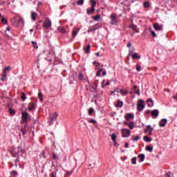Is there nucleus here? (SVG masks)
<instances>
[{"instance_id": "obj_57", "label": "nucleus", "mask_w": 177, "mask_h": 177, "mask_svg": "<svg viewBox=\"0 0 177 177\" xmlns=\"http://www.w3.org/2000/svg\"><path fill=\"white\" fill-rule=\"evenodd\" d=\"M150 114V110H147L145 111V115H149Z\"/></svg>"}, {"instance_id": "obj_14", "label": "nucleus", "mask_w": 177, "mask_h": 177, "mask_svg": "<svg viewBox=\"0 0 177 177\" xmlns=\"http://www.w3.org/2000/svg\"><path fill=\"white\" fill-rule=\"evenodd\" d=\"M80 32V28H74L72 31V38H75L77 37V34Z\"/></svg>"}, {"instance_id": "obj_28", "label": "nucleus", "mask_w": 177, "mask_h": 177, "mask_svg": "<svg viewBox=\"0 0 177 177\" xmlns=\"http://www.w3.org/2000/svg\"><path fill=\"white\" fill-rule=\"evenodd\" d=\"M143 140L145 142H151L152 140L151 138H150V137H149L147 136H144Z\"/></svg>"}, {"instance_id": "obj_32", "label": "nucleus", "mask_w": 177, "mask_h": 177, "mask_svg": "<svg viewBox=\"0 0 177 177\" xmlns=\"http://www.w3.org/2000/svg\"><path fill=\"white\" fill-rule=\"evenodd\" d=\"M144 8H145L146 9L150 8V3H149L148 1L144 2Z\"/></svg>"}, {"instance_id": "obj_22", "label": "nucleus", "mask_w": 177, "mask_h": 177, "mask_svg": "<svg viewBox=\"0 0 177 177\" xmlns=\"http://www.w3.org/2000/svg\"><path fill=\"white\" fill-rule=\"evenodd\" d=\"M147 103H148V107H153V106H154V104H153V100L151 99H148L147 100Z\"/></svg>"}, {"instance_id": "obj_50", "label": "nucleus", "mask_w": 177, "mask_h": 177, "mask_svg": "<svg viewBox=\"0 0 177 177\" xmlns=\"http://www.w3.org/2000/svg\"><path fill=\"white\" fill-rule=\"evenodd\" d=\"M17 159L15 160V166L17 167V162L20 161V159L19 158V156H17Z\"/></svg>"}, {"instance_id": "obj_18", "label": "nucleus", "mask_w": 177, "mask_h": 177, "mask_svg": "<svg viewBox=\"0 0 177 177\" xmlns=\"http://www.w3.org/2000/svg\"><path fill=\"white\" fill-rule=\"evenodd\" d=\"M129 28L133 30V31H135V32H139V30L137 29L138 26L136 25H133V24L129 25Z\"/></svg>"}, {"instance_id": "obj_55", "label": "nucleus", "mask_w": 177, "mask_h": 177, "mask_svg": "<svg viewBox=\"0 0 177 177\" xmlns=\"http://www.w3.org/2000/svg\"><path fill=\"white\" fill-rule=\"evenodd\" d=\"M135 93H136L139 96V95H140V91L137 90V91H135Z\"/></svg>"}, {"instance_id": "obj_38", "label": "nucleus", "mask_w": 177, "mask_h": 177, "mask_svg": "<svg viewBox=\"0 0 177 177\" xmlns=\"http://www.w3.org/2000/svg\"><path fill=\"white\" fill-rule=\"evenodd\" d=\"M93 20H95V21H97V20H99V19H100V15H97L93 17Z\"/></svg>"}, {"instance_id": "obj_37", "label": "nucleus", "mask_w": 177, "mask_h": 177, "mask_svg": "<svg viewBox=\"0 0 177 177\" xmlns=\"http://www.w3.org/2000/svg\"><path fill=\"white\" fill-rule=\"evenodd\" d=\"M1 23H3V24H8V20L5 19V17L1 18Z\"/></svg>"}, {"instance_id": "obj_40", "label": "nucleus", "mask_w": 177, "mask_h": 177, "mask_svg": "<svg viewBox=\"0 0 177 177\" xmlns=\"http://www.w3.org/2000/svg\"><path fill=\"white\" fill-rule=\"evenodd\" d=\"M149 31H150L151 35H152V37H157V35L156 34V32H154V30H151V29H149Z\"/></svg>"}, {"instance_id": "obj_49", "label": "nucleus", "mask_w": 177, "mask_h": 177, "mask_svg": "<svg viewBox=\"0 0 177 177\" xmlns=\"http://www.w3.org/2000/svg\"><path fill=\"white\" fill-rule=\"evenodd\" d=\"M93 113V109L92 108H90L88 109V115H92Z\"/></svg>"}, {"instance_id": "obj_53", "label": "nucleus", "mask_w": 177, "mask_h": 177, "mask_svg": "<svg viewBox=\"0 0 177 177\" xmlns=\"http://www.w3.org/2000/svg\"><path fill=\"white\" fill-rule=\"evenodd\" d=\"M88 122L90 123H93V124H96V120H93V119H91L88 121Z\"/></svg>"}, {"instance_id": "obj_46", "label": "nucleus", "mask_w": 177, "mask_h": 177, "mask_svg": "<svg viewBox=\"0 0 177 177\" xmlns=\"http://www.w3.org/2000/svg\"><path fill=\"white\" fill-rule=\"evenodd\" d=\"M136 160H137L136 157H134V158H133L131 159V163H132L133 165H135V164H136Z\"/></svg>"}, {"instance_id": "obj_10", "label": "nucleus", "mask_w": 177, "mask_h": 177, "mask_svg": "<svg viewBox=\"0 0 177 177\" xmlns=\"http://www.w3.org/2000/svg\"><path fill=\"white\" fill-rule=\"evenodd\" d=\"M57 112H55L53 115L50 116V120L49 121V125H52L53 124V121H56L57 120Z\"/></svg>"}, {"instance_id": "obj_58", "label": "nucleus", "mask_w": 177, "mask_h": 177, "mask_svg": "<svg viewBox=\"0 0 177 177\" xmlns=\"http://www.w3.org/2000/svg\"><path fill=\"white\" fill-rule=\"evenodd\" d=\"M131 46H132V43L129 42V43L127 44V48H129V47Z\"/></svg>"}, {"instance_id": "obj_29", "label": "nucleus", "mask_w": 177, "mask_h": 177, "mask_svg": "<svg viewBox=\"0 0 177 177\" xmlns=\"http://www.w3.org/2000/svg\"><path fill=\"white\" fill-rule=\"evenodd\" d=\"M124 103L122 101H118V103L115 104V107H122Z\"/></svg>"}, {"instance_id": "obj_8", "label": "nucleus", "mask_w": 177, "mask_h": 177, "mask_svg": "<svg viewBox=\"0 0 177 177\" xmlns=\"http://www.w3.org/2000/svg\"><path fill=\"white\" fill-rule=\"evenodd\" d=\"M30 114L24 111L22 112V116H21V120L24 122H26L27 124L28 122V117Z\"/></svg>"}, {"instance_id": "obj_59", "label": "nucleus", "mask_w": 177, "mask_h": 177, "mask_svg": "<svg viewBox=\"0 0 177 177\" xmlns=\"http://www.w3.org/2000/svg\"><path fill=\"white\" fill-rule=\"evenodd\" d=\"M107 73H106V71L102 72V76L104 77Z\"/></svg>"}, {"instance_id": "obj_26", "label": "nucleus", "mask_w": 177, "mask_h": 177, "mask_svg": "<svg viewBox=\"0 0 177 177\" xmlns=\"http://www.w3.org/2000/svg\"><path fill=\"white\" fill-rule=\"evenodd\" d=\"M120 92L122 93V96H127V95H128V91H127V90H124V89L121 88L120 90Z\"/></svg>"}, {"instance_id": "obj_64", "label": "nucleus", "mask_w": 177, "mask_h": 177, "mask_svg": "<svg viewBox=\"0 0 177 177\" xmlns=\"http://www.w3.org/2000/svg\"><path fill=\"white\" fill-rule=\"evenodd\" d=\"M6 30H7V31H9V30H10V27H9V26L7 27V28H6Z\"/></svg>"}, {"instance_id": "obj_62", "label": "nucleus", "mask_w": 177, "mask_h": 177, "mask_svg": "<svg viewBox=\"0 0 177 177\" xmlns=\"http://www.w3.org/2000/svg\"><path fill=\"white\" fill-rule=\"evenodd\" d=\"M137 88H138V86H135V85H134V86H133V89H137Z\"/></svg>"}, {"instance_id": "obj_13", "label": "nucleus", "mask_w": 177, "mask_h": 177, "mask_svg": "<svg viewBox=\"0 0 177 177\" xmlns=\"http://www.w3.org/2000/svg\"><path fill=\"white\" fill-rule=\"evenodd\" d=\"M124 118L127 121H129V120H133V118H135V115L133 113H127L124 115Z\"/></svg>"}, {"instance_id": "obj_30", "label": "nucleus", "mask_w": 177, "mask_h": 177, "mask_svg": "<svg viewBox=\"0 0 177 177\" xmlns=\"http://www.w3.org/2000/svg\"><path fill=\"white\" fill-rule=\"evenodd\" d=\"M128 127L130 129H133L135 128V124H133V122H131L128 124Z\"/></svg>"}, {"instance_id": "obj_48", "label": "nucleus", "mask_w": 177, "mask_h": 177, "mask_svg": "<svg viewBox=\"0 0 177 177\" xmlns=\"http://www.w3.org/2000/svg\"><path fill=\"white\" fill-rule=\"evenodd\" d=\"M77 5H79V6L84 5V0H79L77 2Z\"/></svg>"}, {"instance_id": "obj_47", "label": "nucleus", "mask_w": 177, "mask_h": 177, "mask_svg": "<svg viewBox=\"0 0 177 177\" xmlns=\"http://www.w3.org/2000/svg\"><path fill=\"white\" fill-rule=\"evenodd\" d=\"M21 132H22V135H26L27 133V130L26 129H21Z\"/></svg>"}, {"instance_id": "obj_39", "label": "nucleus", "mask_w": 177, "mask_h": 177, "mask_svg": "<svg viewBox=\"0 0 177 177\" xmlns=\"http://www.w3.org/2000/svg\"><path fill=\"white\" fill-rule=\"evenodd\" d=\"M146 150H147V151H150V153H151V151H153V147H151L150 146H147Z\"/></svg>"}, {"instance_id": "obj_35", "label": "nucleus", "mask_w": 177, "mask_h": 177, "mask_svg": "<svg viewBox=\"0 0 177 177\" xmlns=\"http://www.w3.org/2000/svg\"><path fill=\"white\" fill-rule=\"evenodd\" d=\"M32 44L35 49H38V44L36 41H32Z\"/></svg>"}, {"instance_id": "obj_60", "label": "nucleus", "mask_w": 177, "mask_h": 177, "mask_svg": "<svg viewBox=\"0 0 177 177\" xmlns=\"http://www.w3.org/2000/svg\"><path fill=\"white\" fill-rule=\"evenodd\" d=\"M166 176H167V177H171V174H169V173H166Z\"/></svg>"}, {"instance_id": "obj_45", "label": "nucleus", "mask_w": 177, "mask_h": 177, "mask_svg": "<svg viewBox=\"0 0 177 177\" xmlns=\"http://www.w3.org/2000/svg\"><path fill=\"white\" fill-rule=\"evenodd\" d=\"M93 64V66H95V67H99L100 66V63H99L96 61H94Z\"/></svg>"}, {"instance_id": "obj_36", "label": "nucleus", "mask_w": 177, "mask_h": 177, "mask_svg": "<svg viewBox=\"0 0 177 177\" xmlns=\"http://www.w3.org/2000/svg\"><path fill=\"white\" fill-rule=\"evenodd\" d=\"M111 140L113 142H115V140H117V136L115 135V133H113L111 135Z\"/></svg>"}, {"instance_id": "obj_3", "label": "nucleus", "mask_w": 177, "mask_h": 177, "mask_svg": "<svg viewBox=\"0 0 177 177\" xmlns=\"http://www.w3.org/2000/svg\"><path fill=\"white\" fill-rule=\"evenodd\" d=\"M17 21L16 27H21L24 25V21H23V18L20 16H17L15 18H14Z\"/></svg>"}, {"instance_id": "obj_11", "label": "nucleus", "mask_w": 177, "mask_h": 177, "mask_svg": "<svg viewBox=\"0 0 177 177\" xmlns=\"http://www.w3.org/2000/svg\"><path fill=\"white\" fill-rule=\"evenodd\" d=\"M153 26L156 31H162L163 26L162 24L155 23Z\"/></svg>"}, {"instance_id": "obj_15", "label": "nucleus", "mask_w": 177, "mask_h": 177, "mask_svg": "<svg viewBox=\"0 0 177 177\" xmlns=\"http://www.w3.org/2000/svg\"><path fill=\"white\" fill-rule=\"evenodd\" d=\"M167 122H168V120H167V119H162L159 122V127H160L161 128L165 127V125H167Z\"/></svg>"}, {"instance_id": "obj_24", "label": "nucleus", "mask_w": 177, "mask_h": 177, "mask_svg": "<svg viewBox=\"0 0 177 177\" xmlns=\"http://www.w3.org/2000/svg\"><path fill=\"white\" fill-rule=\"evenodd\" d=\"M34 107H35V104H34V102H30L29 104V107H28L29 111H32V110L34 109Z\"/></svg>"}, {"instance_id": "obj_4", "label": "nucleus", "mask_w": 177, "mask_h": 177, "mask_svg": "<svg viewBox=\"0 0 177 177\" xmlns=\"http://www.w3.org/2000/svg\"><path fill=\"white\" fill-rule=\"evenodd\" d=\"M19 153H23V148L21 147V146L18 147L17 149H13L12 151H11V154H12L13 157L19 156Z\"/></svg>"}, {"instance_id": "obj_52", "label": "nucleus", "mask_w": 177, "mask_h": 177, "mask_svg": "<svg viewBox=\"0 0 177 177\" xmlns=\"http://www.w3.org/2000/svg\"><path fill=\"white\" fill-rule=\"evenodd\" d=\"M66 175L71 176V175H73V171H66Z\"/></svg>"}, {"instance_id": "obj_56", "label": "nucleus", "mask_w": 177, "mask_h": 177, "mask_svg": "<svg viewBox=\"0 0 177 177\" xmlns=\"http://www.w3.org/2000/svg\"><path fill=\"white\" fill-rule=\"evenodd\" d=\"M124 147L126 149H128V147H129V144L128 142H126L125 145H124Z\"/></svg>"}, {"instance_id": "obj_9", "label": "nucleus", "mask_w": 177, "mask_h": 177, "mask_svg": "<svg viewBox=\"0 0 177 177\" xmlns=\"http://www.w3.org/2000/svg\"><path fill=\"white\" fill-rule=\"evenodd\" d=\"M100 28V24H96L93 25L91 28H88L87 32H92L93 31H96V30H99Z\"/></svg>"}, {"instance_id": "obj_54", "label": "nucleus", "mask_w": 177, "mask_h": 177, "mask_svg": "<svg viewBox=\"0 0 177 177\" xmlns=\"http://www.w3.org/2000/svg\"><path fill=\"white\" fill-rule=\"evenodd\" d=\"M104 82H106V80H102V88H104V86H105V85L106 84H104Z\"/></svg>"}, {"instance_id": "obj_41", "label": "nucleus", "mask_w": 177, "mask_h": 177, "mask_svg": "<svg viewBox=\"0 0 177 177\" xmlns=\"http://www.w3.org/2000/svg\"><path fill=\"white\" fill-rule=\"evenodd\" d=\"M136 68L138 71H140L142 70V66H140V64H137Z\"/></svg>"}, {"instance_id": "obj_5", "label": "nucleus", "mask_w": 177, "mask_h": 177, "mask_svg": "<svg viewBox=\"0 0 177 177\" xmlns=\"http://www.w3.org/2000/svg\"><path fill=\"white\" fill-rule=\"evenodd\" d=\"M118 23V20H117V14L112 13L111 15V22L110 24H112L113 26H115Z\"/></svg>"}, {"instance_id": "obj_31", "label": "nucleus", "mask_w": 177, "mask_h": 177, "mask_svg": "<svg viewBox=\"0 0 177 177\" xmlns=\"http://www.w3.org/2000/svg\"><path fill=\"white\" fill-rule=\"evenodd\" d=\"M9 113L11 114V115H15V114H16V111L12 108H10Z\"/></svg>"}, {"instance_id": "obj_63", "label": "nucleus", "mask_w": 177, "mask_h": 177, "mask_svg": "<svg viewBox=\"0 0 177 177\" xmlns=\"http://www.w3.org/2000/svg\"><path fill=\"white\" fill-rule=\"evenodd\" d=\"M107 85H110V82H107L105 84V86H107Z\"/></svg>"}, {"instance_id": "obj_19", "label": "nucleus", "mask_w": 177, "mask_h": 177, "mask_svg": "<svg viewBox=\"0 0 177 177\" xmlns=\"http://www.w3.org/2000/svg\"><path fill=\"white\" fill-rule=\"evenodd\" d=\"M37 17H38V14L35 12H32L31 14V19L32 21H35V20H37Z\"/></svg>"}, {"instance_id": "obj_61", "label": "nucleus", "mask_w": 177, "mask_h": 177, "mask_svg": "<svg viewBox=\"0 0 177 177\" xmlns=\"http://www.w3.org/2000/svg\"><path fill=\"white\" fill-rule=\"evenodd\" d=\"M113 145H114V146H117V140L113 141Z\"/></svg>"}, {"instance_id": "obj_25", "label": "nucleus", "mask_w": 177, "mask_h": 177, "mask_svg": "<svg viewBox=\"0 0 177 177\" xmlns=\"http://www.w3.org/2000/svg\"><path fill=\"white\" fill-rule=\"evenodd\" d=\"M9 70H10V66H7V67H6V68L3 70V76L4 77H6V71H9Z\"/></svg>"}, {"instance_id": "obj_27", "label": "nucleus", "mask_w": 177, "mask_h": 177, "mask_svg": "<svg viewBox=\"0 0 177 177\" xmlns=\"http://www.w3.org/2000/svg\"><path fill=\"white\" fill-rule=\"evenodd\" d=\"M78 80H79V81H83V80H84V73H82V72L79 73Z\"/></svg>"}, {"instance_id": "obj_34", "label": "nucleus", "mask_w": 177, "mask_h": 177, "mask_svg": "<svg viewBox=\"0 0 177 177\" xmlns=\"http://www.w3.org/2000/svg\"><path fill=\"white\" fill-rule=\"evenodd\" d=\"M38 96L40 102H44V95H42V93H39Z\"/></svg>"}, {"instance_id": "obj_12", "label": "nucleus", "mask_w": 177, "mask_h": 177, "mask_svg": "<svg viewBox=\"0 0 177 177\" xmlns=\"http://www.w3.org/2000/svg\"><path fill=\"white\" fill-rule=\"evenodd\" d=\"M132 52H133L132 50H130L129 52V56H131L133 60L140 59V55H138V53H134L133 54H132Z\"/></svg>"}, {"instance_id": "obj_16", "label": "nucleus", "mask_w": 177, "mask_h": 177, "mask_svg": "<svg viewBox=\"0 0 177 177\" xmlns=\"http://www.w3.org/2000/svg\"><path fill=\"white\" fill-rule=\"evenodd\" d=\"M151 114L152 117H155V118H157L158 117V114H160V112L157 109H154L151 112Z\"/></svg>"}, {"instance_id": "obj_21", "label": "nucleus", "mask_w": 177, "mask_h": 177, "mask_svg": "<svg viewBox=\"0 0 177 177\" xmlns=\"http://www.w3.org/2000/svg\"><path fill=\"white\" fill-rule=\"evenodd\" d=\"M147 129H149V135L151 136L153 135V131H154V129L151 128V126L148 125L147 126Z\"/></svg>"}, {"instance_id": "obj_6", "label": "nucleus", "mask_w": 177, "mask_h": 177, "mask_svg": "<svg viewBox=\"0 0 177 177\" xmlns=\"http://www.w3.org/2000/svg\"><path fill=\"white\" fill-rule=\"evenodd\" d=\"M143 103H145V101L143 100H138V103L137 104V110L138 111H142L143 109H145V104H143Z\"/></svg>"}, {"instance_id": "obj_20", "label": "nucleus", "mask_w": 177, "mask_h": 177, "mask_svg": "<svg viewBox=\"0 0 177 177\" xmlns=\"http://www.w3.org/2000/svg\"><path fill=\"white\" fill-rule=\"evenodd\" d=\"M83 50L85 52V53H91V45L88 44L86 47H84Z\"/></svg>"}, {"instance_id": "obj_44", "label": "nucleus", "mask_w": 177, "mask_h": 177, "mask_svg": "<svg viewBox=\"0 0 177 177\" xmlns=\"http://www.w3.org/2000/svg\"><path fill=\"white\" fill-rule=\"evenodd\" d=\"M10 175H11L12 176H16V175H17V171L16 170L12 171L10 172Z\"/></svg>"}, {"instance_id": "obj_43", "label": "nucleus", "mask_w": 177, "mask_h": 177, "mask_svg": "<svg viewBox=\"0 0 177 177\" xmlns=\"http://www.w3.org/2000/svg\"><path fill=\"white\" fill-rule=\"evenodd\" d=\"M140 139V137L139 136H136L134 138H133V142H138Z\"/></svg>"}, {"instance_id": "obj_7", "label": "nucleus", "mask_w": 177, "mask_h": 177, "mask_svg": "<svg viewBox=\"0 0 177 177\" xmlns=\"http://www.w3.org/2000/svg\"><path fill=\"white\" fill-rule=\"evenodd\" d=\"M131 135V130L128 129H122V138H129Z\"/></svg>"}, {"instance_id": "obj_51", "label": "nucleus", "mask_w": 177, "mask_h": 177, "mask_svg": "<svg viewBox=\"0 0 177 177\" xmlns=\"http://www.w3.org/2000/svg\"><path fill=\"white\" fill-rule=\"evenodd\" d=\"M53 160H59V158H57V156H56V153H53Z\"/></svg>"}, {"instance_id": "obj_42", "label": "nucleus", "mask_w": 177, "mask_h": 177, "mask_svg": "<svg viewBox=\"0 0 177 177\" xmlns=\"http://www.w3.org/2000/svg\"><path fill=\"white\" fill-rule=\"evenodd\" d=\"M26 99H27V96L26 95V93L23 92L21 95V100L24 101L26 100Z\"/></svg>"}, {"instance_id": "obj_2", "label": "nucleus", "mask_w": 177, "mask_h": 177, "mask_svg": "<svg viewBox=\"0 0 177 177\" xmlns=\"http://www.w3.org/2000/svg\"><path fill=\"white\" fill-rule=\"evenodd\" d=\"M43 27L44 28H46V30H48L52 27V21L49 18H46L45 21L43 23Z\"/></svg>"}, {"instance_id": "obj_23", "label": "nucleus", "mask_w": 177, "mask_h": 177, "mask_svg": "<svg viewBox=\"0 0 177 177\" xmlns=\"http://www.w3.org/2000/svg\"><path fill=\"white\" fill-rule=\"evenodd\" d=\"M145 154L141 153L138 155V158H140V162H143L145 161Z\"/></svg>"}, {"instance_id": "obj_1", "label": "nucleus", "mask_w": 177, "mask_h": 177, "mask_svg": "<svg viewBox=\"0 0 177 177\" xmlns=\"http://www.w3.org/2000/svg\"><path fill=\"white\" fill-rule=\"evenodd\" d=\"M91 8L87 9V15H93L95 13V8H96V1L91 0Z\"/></svg>"}, {"instance_id": "obj_17", "label": "nucleus", "mask_w": 177, "mask_h": 177, "mask_svg": "<svg viewBox=\"0 0 177 177\" xmlns=\"http://www.w3.org/2000/svg\"><path fill=\"white\" fill-rule=\"evenodd\" d=\"M58 32H61V34H66L67 31H66V29L63 26H59L57 28Z\"/></svg>"}, {"instance_id": "obj_33", "label": "nucleus", "mask_w": 177, "mask_h": 177, "mask_svg": "<svg viewBox=\"0 0 177 177\" xmlns=\"http://www.w3.org/2000/svg\"><path fill=\"white\" fill-rule=\"evenodd\" d=\"M102 71H103V68H99L97 72L96 76L97 77H100Z\"/></svg>"}]
</instances>
